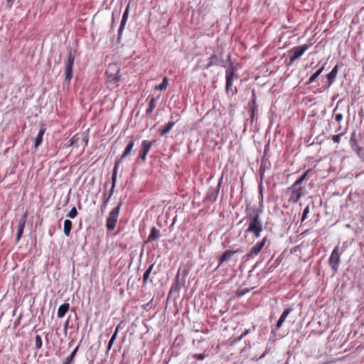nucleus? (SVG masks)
Returning <instances> with one entry per match:
<instances>
[{"mask_svg": "<svg viewBox=\"0 0 364 364\" xmlns=\"http://www.w3.org/2000/svg\"><path fill=\"white\" fill-rule=\"evenodd\" d=\"M229 65L225 70V92L227 94L234 95L237 93V88L232 89L233 80L238 79L239 75L236 73L237 68L231 62V55L229 54L227 58Z\"/></svg>", "mask_w": 364, "mask_h": 364, "instance_id": "nucleus-2", "label": "nucleus"}, {"mask_svg": "<svg viewBox=\"0 0 364 364\" xmlns=\"http://www.w3.org/2000/svg\"><path fill=\"white\" fill-rule=\"evenodd\" d=\"M128 16H129V6L127 7V9H125V11L123 14L122 18V21L120 23V26H119V28L118 30V36H117V42L118 43H120L121 36H122V32L124 31V26L126 25L127 21L128 18Z\"/></svg>", "mask_w": 364, "mask_h": 364, "instance_id": "nucleus-16", "label": "nucleus"}, {"mask_svg": "<svg viewBox=\"0 0 364 364\" xmlns=\"http://www.w3.org/2000/svg\"><path fill=\"white\" fill-rule=\"evenodd\" d=\"M264 161L265 162H268L267 155H264V154H263V156L261 159V161Z\"/></svg>", "mask_w": 364, "mask_h": 364, "instance_id": "nucleus-53", "label": "nucleus"}, {"mask_svg": "<svg viewBox=\"0 0 364 364\" xmlns=\"http://www.w3.org/2000/svg\"><path fill=\"white\" fill-rule=\"evenodd\" d=\"M160 236L159 230H158L156 228L153 227L151 230L150 234L148 236V238L146 241V242H151L154 240H156L159 239Z\"/></svg>", "mask_w": 364, "mask_h": 364, "instance_id": "nucleus-23", "label": "nucleus"}, {"mask_svg": "<svg viewBox=\"0 0 364 364\" xmlns=\"http://www.w3.org/2000/svg\"><path fill=\"white\" fill-rule=\"evenodd\" d=\"M252 330L255 331V326H252Z\"/></svg>", "mask_w": 364, "mask_h": 364, "instance_id": "nucleus-62", "label": "nucleus"}, {"mask_svg": "<svg viewBox=\"0 0 364 364\" xmlns=\"http://www.w3.org/2000/svg\"><path fill=\"white\" fill-rule=\"evenodd\" d=\"M235 255V252L232 250H225L219 257H218V267L221 266L224 262H228L231 259L232 257Z\"/></svg>", "mask_w": 364, "mask_h": 364, "instance_id": "nucleus-18", "label": "nucleus"}, {"mask_svg": "<svg viewBox=\"0 0 364 364\" xmlns=\"http://www.w3.org/2000/svg\"><path fill=\"white\" fill-rule=\"evenodd\" d=\"M207 356H208V355H206L205 353H200V354L196 353V354H193L192 355L193 358L196 359V360H203Z\"/></svg>", "mask_w": 364, "mask_h": 364, "instance_id": "nucleus-38", "label": "nucleus"}, {"mask_svg": "<svg viewBox=\"0 0 364 364\" xmlns=\"http://www.w3.org/2000/svg\"><path fill=\"white\" fill-rule=\"evenodd\" d=\"M6 3H7V5L11 7L14 3V0H6Z\"/></svg>", "mask_w": 364, "mask_h": 364, "instance_id": "nucleus-54", "label": "nucleus"}, {"mask_svg": "<svg viewBox=\"0 0 364 364\" xmlns=\"http://www.w3.org/2000/svg\"><path fill=\"white\" fill-rule=\"evenodd\" d=\"M77 140H78V138H77L76 136H74L70 139V146H74L77 143Z\"/></svg>", "mask_w": 364, "mask_h": 364, "instance_id": "nucleus-47", "label": "nucleus"}, {"mask_svg": "<svg viewBox=\"0 0 364 364\" xmlns=\"http://www.w3.org/2000/svg\"><path fill=\"white\" fill-rule=\"evenodd\" d=\"M122 205V201L120 200L118 205L110 211L106 220V228L109 231H112L115 228Z\"/></svg>", "mask_w": 364, "mask_h": 364, "instance_id": "nucleus-4", "label": "nucleus"}, {"mask_svg": "<svg viewBox=\"0 0 364 364\" xmlns=\"http://www.w3.org/2000/svg\"><path fill=\"white\" fill-rule=\"evenodd\" d=\"M154 264H151L149 267L148 269L145 271V272L144 273V275H143V286L144 287L146 283H147V281L149 278V276L151 274V272L153 269V267H154Z\"/></svg>", "mask_w": 364, "mask_h": 364, "instance_id": "nucleus-32", "label": "nucleus"}, {"mask_svg": "<svg viewBox=\"0 0 364 364\" xmlns=\"http://www.w3.org/2000/svg\"><path fill=\"white\" fill-rule=\"evenodd\" d=\"M154 142L155 141L149 140H144L141 142V149L139 152V159H140L142 162L146 161V155Z\"/></svg>", "mask_w": 364, "mask_h": 364, "instance_id": "nucleus-12", "label": "nucleus"}, {"mask_svg": "<svg viewBox=\"0 0 364 364\" xmlns=\"http://www.w3.org/2000/svg\"><path fill=\"white\" fill-rule=\"evenodd\" d=\"M262 184H263V181H261V179H259V196H260V200H261V203H262L263 201V187H262Z\"/></svg>", "mask_w": 364, "mask_h": 364, "instance_id": "nucleus-40", "label": "nucleus"}, {"mask_svg": "<svg viewBox=\"0 0 364 364\" xmlns=\"http://www.w3.org/2000/svg\"><path fill=\"white\" fill-rule=\"evenodd\" d=\"M180 117V115H179V114H178V113L173 112V113H172V114H171V117H170V118H171V119H174L175 117Z\"/></svg>", "mask_w": 364, "mask_h": 364, "instance_id": "nucleus-52", "label": "nucleus"}, {"mask_svg": "<svg viewBox=\"0 0 364 364\" xmlns=\"http://www.w3.org/2000/svg\"><path fill=\"white\" fill-rule=\"evenodd\" d=\"M338 72V65H336L331 71L326 75L327 80H329V82H334Z\"/></svg>", "mask_w": 364, "mask_h": 364, "instance_id": "nucleus-29", "label": "nucleus"}, {"mask_svg": "<svg viewBox=\"0 0 364 364\" xmlns=\"http://www.w3.org/2000/svg\"><path fill=\"white\" fill-rule=\"evenodd\" d=\"M184 284H185V279H183L181 285L184 286Z\"/></svg>", "mask_w": 364, "mask_h": 364, "instance_id": "nucleus-57", "label": "nucleus"}, {"mask_svg": "<svg viewBox=\"0 0 364 364\" xmlns=\"http://www.w3.org/2000/svg\"><path fill=\"white\" fill-rule=\"evenodd\" d=\"M267 242H268V245L270 244L268 240L267 236H265L262 238L261 241L257 242L251 249L250 250L244 255L243 258L246 260L249 259L253 255H257L263 247L266 245Z\"/></svg>", "mask_w": 364, "mask_h": 364, "instance_id": "nucleus-10", "label": "nucleus"}, {"mask_svg": "<svg viewBox=\"0 0 364 364\" xmlns=\"http://www.w3.org/2000/svg\"><path fill=\"white\" fill-rule=\"evenodd\" d=\"M286 318L284 317L282 315H281V316L279 317L277 323V325H276V329H279L281 328V326H282L284 321H285Z\"/></svg>", "mask_w": 364, "mask_h": 364, "instance_id": "nucleus-41", "label": "nucleus"}, {"mask_svg": "<svg viewBox=\"0 0 364 364\" xmlns=\"http://www.w3.org/2000/svg\"><path fill=\"white\" fill-rule=\"evenodd\" d=\"M334 82H329V80H327V83L326 85H325L324 88L325 89H328L331 85Z\"/></svg>", "mask_w": 364, "mask_h": 364, "instance_id": "nucleus-50", "label": "nucleus"}, {"mask_svg": "<svg viewBox=\"0 0 364 364\" xmlns=\"http://www.w3.org/2000/svg\"><path fill=\"white\" fill-rule=\"evenodd\" d=\"M264 355H265V353L262 355L260 356V358L264 357Z\"/></svg>", "mask_w": 364, "mask_h": 364, "instance_id": "nucleus-60", "label": "nucleus"}, {"mask_svg": "<svg viewBox=\"0 0 364 364\" xmlns=\"http://www.w3.org/2000/svg\"><path fill=\"white\" fill-rule=\"evenodd\" d=\"M251 332V330L250 329H246L245 330V331L240 335V337H238V338L237 339V341H240L242 340L245 336H246L247 334H249Z\"/></svg>", "mask_w": 364, "mask_h": 364, "instance_id": "nucleus-44", "label": "nucleus"}, {"mask_svg": "<svg viewBox=\"0 0 364 364\" xmlns=\"http://www.w3.org/2000/svg\"><path fill=\"white\" fill-rule=\"evenodd\" d=\"M73 228V223L71 220L66 219L64 221L63 232L66 236H70V231Z\"/></svg>", "mask_w": 364, "mask_h": 364, "instance_id": "nucleus-27", "label": "nucleus"}, {"mask_svg": "<svg viewBox=\"0 0 364 364\" xmlns=\"http://www.w3.org/2000/svg\"><path fill=\"white\" fill-rule=\"evenodd\" d=\"M112 24L113 25V23H114V17H112Z\"/></svg>", "mask_w": 364, "mask_h": 364, "instance_id": "nucleus-61", "label": "nucleus"}, {"mask_svg": "<svg viewBox=\"0 0 364 364\" xmlns=\"http://www.w3.org/2000/svg\"><path fill=\"white\" fill-rule=\"evenodd\" d=\"M342 255V250L339 246L337 245L332 251L331 256L328 259V264L332 271L336 273L338 271V266L341 263V256Z\"/></svg>", "mask_w": 364, "mask_h": 364, "instance_id": "nucleus-6", "label": "nucleus"}, {"mask_svg": "<svg viewBox=\"0 0 364 364\" xmlns=\"http://www.w3.org/2000/svg\"><path fill=\"white\" fill-rule=\"evenodd\" d=\"M335 119L337 122H340L343 119V114L341 113L336 114L335 115Z\"/></svg>", "mask_w": 364, "mask_h": 364, "instance_id": "nucleus-46", "label": "nucleus"}, {"mask_svg": "<svg viewBox=\"0 0 364 364\" xmlns=\"http://www.w3.org/2000/svg\"><path fill=\"white\" fill-rule=\"evenodd\" d=\"M27 218H28V212L26 211L23 213V215L21 216L20 220H18V226H17L16 240V242H18L20 240L21 237H22Z\"/></svg>", "mask_w": 364, "mask_h": 364, "instance_id": "nucleus-15", "label": "nucleus"}, {"mask_svg": "<svg viewBox=\"0 0 364 364\" xmlns=\"http://www.w3.org/2000/svg\"><path fill=\"white\" fill-rule=\"evenodd\" d=\"M248 110L250 113V124L252 125L255 120H257L258 106L257 105V96L255 91H252L251 100L248 103Z\"/></svg>", "mask_w": 364, "mask_h": 364, "instance_id": "nucleus-8", "label": "nucleus"}, {"mask_svg": "<svg viewBox=\"0 0 364 364\" xmlns=\"http://www.w3.org/2000/svg\"><path fill=\"white\" fill-rule=\"evenodd\" d=\"M46 130V128L45 127V126L43 124H41V129H40L38 134L37 136L36 137L35 141H34V148L36 149H38V146L42 144L43 136L45 134Z\"/></svg>", "mask_w": 364, "mask_h": 364, "instance_id": "nucleus-20", "label": "nucleus"}, {"mask_svg": "<svg viewBox=\"0 0 364 364\" xmlns=\"http://www.w3.org/2000/svg\"><path fill=\"white\" fill-rule=\"evenodd\" d=\"M68 201H69V197H68L67 199H66V203H68Z\"/></svg>", "mask_w": 364, "mask_h": 364, "instance_id": "nucleus-59", "label": "nucleus"}, {"mask_svg": "<svg viewBox=\"0 0 364 364\" xmlns=\"http://www.w3.org/2000/svg\"><path fill=\"white\" fill-rule=\"evenodd\" d=\"M313 172L312 168H309L306 170L295 182L296 185H301L304 181L306 180L310 173Z\"/></svg>", "mask_w": 364, "mask_h": 364, "instance_id": "nucleus-28", "label": "nucleus"}, {"mask_svg": "<svg viewBox=\"0 0 364 364\" xmlns=\"http://www.w3.org/2000/svg\"><path fill=\"white\" fill-rule=\"evenodd\" d=\"M224 51L223 50H220L218 54L213 53L209 58V62L208 64L205 65L203 67V69L207 70L209 68L217 65L221 67H227V61L224 60L223 58Z\"/></svg>", "mask_w": 364, "mask_h": 364, "instance_id": "nucleus-5", "label": "nucleus"}, {"mask_svg": "<svg viewBox=\"0 0 364 364\" xmlns=\"http://www.w3.org/2000/svg\"><path fill=\"white\" fill-rule=\"evenodd\" d=\"M68 323H69V320H67L66 322L64 324V328L65 330L66 331L67 328H68Z\"/></svg>", "mask_w": 364, "mask_h": 364, "instance_id": "nucleus-56", "label": "nucleus"}, {"mask_svg": "<svg viewBox=\"0 0 364 364\" xmlns=\"http://www.w3.org/2000/svg\"><path fill=\"white\" fill-rule=\"evenodd\" d=\"M337 109V107H336L334 109H333V112H335Z\"/></svg>", "mask_w": 364, "mask_h": 364, "instance_id": "nucleus-63", "label": "nucleus"}, {"mask_svg": "<svg viewBox=\"0 0 364 364\" xmlns=\"http://www.w3.org/2000/svg\"><path fill=\"white\" fill-rule=\"evenodd\" d=\"M295 60H296V59L293 58L290 55L289 61V63H287V65H288V66H289V65H292Z\"/></svg>", "mask_w": 364, "mask_h": 364, "instance_id": "nucleus-51", "label": "nucleus"}, {"mask_svg": "<svg viewBox=\"0 0 364 364\" xmlns=\"http://www.w3.org/2000/svg\"><path fill=\"white\" fill-rule=\"evenodd\" d=\"M181 289L180 269L178 271L174 282L172 284L168 292V296L173 293L178 292Z\"/></svg>", "mask_w": 364, "mask_h": 364, "instance_id": "nucleus-19", "label": "nucleus"}, {"mask_svg": "<svg viewBox=\"0 0 364 364\" xmlns=\"http://www.w3.org/2000/svg\"><path fill=\"white\" fill-rule=\"evenodd\" d=\"M174 124L175 122L173 121L168 122L162 129H160L159 130V134L161 136H165L170 132V130L173 128Z\"/></svg>", "mask_w": 364, "mask_h": 364, "instance_id": "nucleus-25", "label": "nucleus"}, {"mask_svg": "<svg viewBox=\"0 0 364 364\" xmlns=\"http://www.w3.org/2000/svg\"><path fill=\"white\" fill-rule=\"evenodd\" d=\"M223 182V177L215 187H210L204 198V202L213 203L216 201Z\"/></svg>", "mask_w": 364, "mask_h": 364, "instance_id": "nucleus-11", "label": "nucleus"}, {"mask_svg": "<svg viewBox=\"0 0 364 364\" xmlns=\"http://www.w3.org/2000/svg\"><path fill=\"white\" fill-rule=\"evenodd\" d=\"M269 150V144L267 143L264 146V155H267Z\"/></svg>", "mask_w": 364, "mask_h": 364, "instance_id": "nucleus-48", "label": "nucleus"}, {"mask_svg": "<svg viewBox=\"0 0 364 364\" xmlns=\"http://www.w3.org/2000/svg\"><path fill=\"white\" fill-rule=\"evenodd\" d=\"M109 200V198L107 196L106 193H104L102 203L100 205V212L102 214L105 211Z\"/></svg>", "mask_w": 364, "mask_h": 364, "instance_id": "nucleus-35", "label": "nucleus"}, {"mask_svg": "<svg viewBox=\"0 0 364 364\" xmlns=\"http://www.w3.org/2000/svg\"><path fill=\"white\" fill-rule=\"evenodd\" d=\"M117 171H118V170H117V168L114 167L113 171H112V187L109 191L108 196H107L109 198L112 197V196L114 193V188H115L116 183H117Z\"/></svg>", "mask_w": 364, "mask_h": 364, "instance_id": "nucleus-21", "label": "nucleus"}, {"mask_svg": "<svg viewBox=\"0 0 364 364\" xmlns=\"http://www.w3.org/2000/svg\"><path fill=\"white\" fill-rule=\"evenodd\" d=\"M232 252H235V254L236 253H242L243 252L242 249V248H238L235 250H232Z\"/></svg>", "mask_w": 364, "mask_h": 364, "instance_id": "nucleus-55", "label": "nucleus"}, {"mask_svg": "<svg viewBox=\"0 0 364 364\" xmlns=\"http://www.w3.org/2000/svg\"><path fill=\"white\" fill-rule=\"evenodd\" d=\"M120 69L117 64H110L105 71L107 81L109 83H117L120 80Z\"/></svg>", "mask_w": 364, "mask_h": 364, "instance_id": "nucleus-7", "label": "nucleus"}, {"mask_svg": "<svg viewBox=\"0 0 364 364\" xmlns=\"http://www.w3.org/2000/svg\"><path fill=\"white\" fill-rule=\"evenodd\" d=\"M343 135V132L342 133H340L338 134H336V135H333L331 139L333 141V142L335 143H339L340 142V140H341V136Z\"/></svg>", "mask_w": 364, "mask_h": 364, "instance_id": "nucleus-43", "label": "nucleus"}, {"mask_svg": "<svg viewBox=\"0 0 364 364\" xmlns=\"http://www.w3.org/2000/svg\"><path fill=\"white\" fill-rule=\"evenodd\" d=\"M119 327H120V324L117 326L114 333L112 334V337H111V338H110V340H109V341L108 343L107 350H109L112 348V346H113V344H114V341H115V340L117 338Z\"/></svg>", "mask_w": 364, "mask_h": 364, "instance_id": "nucleus-31", "label": "nucleus"}, {"mask_svg": "<svg viewBox=\"0 0 364 364\" xmlns=\"http://www.w3.org/2000/svg\"><path fill=\"white\" fill-rule=\"evenodd\" d=\"M168 84V79L167 77L163 78L162 82L155 87V90H164L166 89Z\"/></svg>", "mask_w": 364, "mask_h": 364, "instance_id": "nucleus-34", "label": "nucleus"}, {"mask_svg": "<svg viewBox=\"0 0 364 364\" xmlns=\"http://www.w3.org/2000/svg\"><path fill=\"white\" fill-rule=\"evenodd\" d=\"M78 213L75 207H73L70 212L68 213L67 217L70 218H75L77 215Z\"/></svg>", "mask_w": 364, "mask_h": 364, "instance_id": "nucleus-37", "label": "nucleus"}, {"mask_svg": "<svg viewBox=\"0 0 364 364\" xmlns=\"http://www.w3.org/2000/svg\"><path fill=\"white\" fill-rule=\"evenodd\" d=\"M70 309V304L68 303H64L60 305L58 309V317L63 318L68 313Z\"/></svg>", "mask_w": 364, "mask_h": 364, "instance_id": "nucleus-24", "label": "nucleus"}, {"mask_svg": "<svg viewBox=\"0 0 364 364\" xmlns=\"http://www.w3.org/2000/svg\"><path fill=\"white\" fill-rule=\"evenodd\" d=\"M156 107V100L154 97H151L148 105V107L146 110V116L150 117L154 109Z\"/></svg>", "mask_w": 364, "mask_h": 364, "instance_id": "nucleus-26", "label": "nucleus"}, {"mask_svg": "<svg viewBox=\"0 0 364 364\" xmlns=\"http://www.w3.org/2000/svg\"><path fill=\"white\" fill-rule=\"evenodd\" d=\"M309 45L304 44L301 46H295L292 48L289 51V54L294 59L299 58L309 48Z\"/></svg>", "mask_w": 364, "mask_h": 364, "instance_id": "nucleus-14", "label": "nucleus"}, {"mask_svg": "<svg viewBox=\"0 0 364 364\" xmlns=\"http://www.w3.org/2000/svg\"><path fill=\"white\" fill-rule=\"evenodd\" d=\"M292 311H293V309H292L291 308H287V309H286L283 311V313L282 314V315L284 317L287 318V316H288V315H289V314Z\"/></svg>", "mask_w": 364, "mask_h": 364, "instance_id": "nucleus-45", "label": "nucleus"}, {"mask_svg": "<svg viewBox=\"0 0 364 364\" xmlns=\"http://www.w3.org/2000/svg\"><path fill=\"white\" fill-rule=\"evenodd\" d=\"M183 277H186L188 274V270L187 269H183L181 272Z\"/></svg>", "mask_w": 364, "mask_h": 364, "instance_id": "nucleus-49", "label": "nucleus"}, {"mask_svg": "<svg viewBox=\"0 0 364 364\" xmlns=\"http://www.w3.org/2000/svg\"><path fill=\"white\" fill-rule=\"evenodd\" d=\"M287 193H290L289 201L296 203L299 200L302 196L306 194V190L305 187L301 186V185H296V182H294L287 189Z\"/></svg>", "mask_w": 364, "mask_h": 364, "instance_id": "nucleus-3", "label": "nucleus"}, {"mask_svg": "<svg viewBox=\"0 0 364 364\" xmlns=\"http://www.w3.org/2000/svg\"><path fill=\"white\" fill-rule=\"evenodd\" d=\"M250 289H247V288H245V289H237V296H244L245 294H247V292H249Z\"/></svg>", "mask_w": 364, "mask_h": 364, "instance_id": "nucleus-39", "label": "nucleus"}, {"mask_svg": "<svg viewBox=\"0 0 364 364\" xmlns=\"http://www.w3.org/2000/svg\"><path fill=\"white\" fill-rule=\"evenodd\" d=\"M349 142L353 150L356 152L358 155H360L363 151V149L358 146V143L356 139V134L355 132L351 134Z\"/></svg>", "mask_w": 364, "mask_h": 364, "instance_id": "nucleus-17", "label": "nucleus"}, {"mask_svg": "<svg viewBox=\"0 0 364 364\" xmlns=\"http://www.w3.org/2000/svg\"><path fill=\"white\" fill-rule=\"evenodd\" d=\"M35 343L36 349H40L42 347V339L39 335H36L35 337Z\"/></svg>", "mask_w": 364, "mask_h": 364, "instance_id": "nucleus-36", "label": "nucleus"}, {"mask_svg": "<svg viewBox=\"0 0 364 364\" xmlns=\"http://www.w3.org/2000/svg\"><path fill=\"white\" fill-rule=\"evenodd\" d=\"M309 213V207L307 205L303 211V214H302V217H301V222H304L306 219Z\"/></svg>", "mask_w": 364, "mask_h": 364, "instance_id": "nucleus-42", "label": "nucleus"}, {"mask_svg": "<svg viewBox=\"0 0 364 364\" xmlns=\"http://www.w3.org/2000/svg\"><path fill=\"white\" fill-rule=\"evenodd\" d=\"M134 146V141L133 139H131L129 141L128 144L127 145V146H126L124 152L122 153V156H120V158L117 159L114 163V167H116L117 170H118L120 164L122 162V160L124 159H125L128 155L130 154L131 151L133 149Z\"/></svg>", "mask_w": 364, "mask_h": 364, "instance_id": "nucleus-13", "label": "nucleus"}, {"mask_svg": "<svg viewBox=\"0 0 364 364\" xmlns=\"http://www.w3.org/2000/svg\"><path fill=\"white\" fill-rule=\"evenodd\" d=\"M79 349V345L72 351L70 355L65 359L63 364H71L74 362L75 357Z\"/></svg>", "mask_w": 364, "mask_h": 364, "instance_id": "nucleus-30", "label": "nucleus"}, {"mask_svg": "<svg viewBox=\"0 0 364 364\" xmlns=\"http://www.w3.org/2000/svg\"><path fill=\"white\" fill-rule=\"evenodd\" d=\"M269 162H265L264 161H261V164H260L259 169V179H261V181H264V173H265V170L267 168V164Z\"/></svg>", "mask_w": 364, "mask_h": 364, "instance_id": "nucleus-33", "label": "nucleus"}, {"mask_svg": "<svg viewBox=\"0 0 364 364\" xmlns=\"http://www.w3.org/2000/svg\"><path fill=\"white\" fill-rule=\"evenodd\" d=\"M75 62V56L72 53V50L70 49L69 51L68 60L65 64V83L68 85H70V80L73 78V65Z\"/></svg>", "mask_w": 364, "mask_h": 364, "instance_id": "nucleus-9", "label": "nucleus"}, {"mask_svg": "<svg viewBox=\"0 0 364 364\" xmlns=\"http://www.w3.org/2000/svg\"><path fill=\"white\" fill-rule=\"evenodd\" d=\"M325 65L326 63H323L321 68L316 70L310 77L309 79L308 80L307 82H305V85H309L310 84H311L312 82H314L316 79L317 77L321 74V73L324 70V68H325Z\"/></svg>", "mask_w": 364, "mask_h": 364, "instance_id": "nucleus-22", "label": "nucleus"}, {"mask_svg": "<svg viewBox=\"0 0 364 364\" xmlns=\"http://www.w3.org/2000/svg\"><path fill=\"white\" fill-rule=\"evenodd\" d=\"M338 96V94H337L336 96L333 97V100H335Z\"/></svg>", "mask_w": 364, "mask_h": 364, "instance_id": "nucleus-58", "label": "nucleus"}, {"mask_svg": "<svg viewBox=\"0 0 364 364\" xmlns=\"http://www.w3.org/2000/svg\"><path fill=\"white\" fill-rule=\"evenodd\" d=\"M246 218L249 222L248 228L245 230L246 233H252L256 238L261 235L263 230L262 222L260 219V215L262 213V209L257 207H252L250 204H247L245 208ZM243 219L240 221V223Z\"/></svg>", "mask_w": 364, "mask_h": 364, "instance_id": "nucleus-1", "label": "nucleus"}]
</instances>
